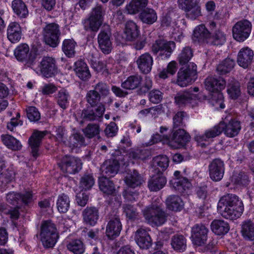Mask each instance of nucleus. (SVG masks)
<instances>
[{"mask_svg": "<svg viewBox=\"0 0 254 254\" xmlns=\"http://www.w3.org/2000/svg\"><path fill=\"white\" fill-rule=\"evenodd\" d=\"M217 210L221 216L231 220L239 218L244 210L242 200L233 194H227L222 196L217 205Z\"/></svg>", "mask_w": 254, "mask_h": 254, "instance_id": "f257e3e1", "label": "nucleus"}, {"mask_svg": "<svg viewBox=\"0 0 254 254\" xmlns=\"http://www.w3.org/2000/svg\"><path fill=\"white\" fill-rule=\"evenodd\" d=\"M226 84V81L222 78L213 76L207 77L204 81L205 87L206 90L214 92L212 95L213 100H215L217 102H220V107L223 109L224 108V105L222 103L223 96L220 91L225 87Z\"/></svg>", "mask_w": 254, "mask_h": 254, "instance_id": "f03ea898", "label": "nucleus"}, {"mask_svg": "<svg viewBox=\"0 0 254 254\" xmlns=\"http://www.w3.org/2000/svg\"><path fill=\"white\" fill-rule=\"evenodd\" d=\"M40 236L43 246L46 249L53 248L59 238L55 225L50 221L42 224Z\"/></svg>", "mask_w": 254, "mask_h": 254, "instance_id": "7ed1b4c3", "label": "nucleus"}, {"mask_svg": "<svg viewBox=\"0 0 254 254\" xmlns=\"http://www.w3.org/2000/svg\"><path fill=\"white\" fill-rule=\"evenodd\" d=\"M145 219L155 226H160L166 220V215L160 205L152 203L143 210Z\"/></svg>", "mask_w": 254, "mask_h": 254, "instance_id": "20e7f679", "label": "nucleus"}, {"mask_svg": "<svg viewBox=\"0 0 254 254\" xmlns=\"http://www.w3.org/2000/svg\"><path fill=\"white\" fill-rule=\"evenodd\" d=\"M61 34L60 26L57 23H48L43 28L44 40L47 45L51 47H56L58 46Z\"/></svg>", "mask_w": 254, "mask_h": 254, "instance_id": "39448f33", "label": "nucleus"}, {"mask_svg": "<svg viewBox=\"0 0 254 254\" xmlns=\"http://www.w3.org/2000/svg\"><path fill=\"white\" fill-rule=\"evenodd\" d=\"M58 165L64 173L75 174L81 169L82 163L78 158L66 155L62 158Z\"/></svg>", "mask_w": 254, "mask_h": 254, "instance_id": "423d86ee", "label": "nucleus"}, {"mask_svg": "<svg viewBox=\"0 0 254 254\" xmlns=\"http://www.w3.org/2000/svg\"><path fill=\"white\" fill-rule=\"evenodd\" d=\"M105 111L104 105L100 103L97 107L87 106L82 111L80 118L84 122L101 121Z\"/></svg>", "mask_w": 254, "mask_h": 254, "instance_id": "0eeeda50", "label": "nucleus"}, {"mask_svg": "<svg viewBox=\"0 0 254 254\" xmlns=\"http://www.w3.org/2000/svg\"><path fill=\"white\" fill-rule=\"evenodd\" d=\"M197 66L190 63L187 68H181L178 72L176 83L181 87H186L195 78L197 74Z\"/></svg>", "mask_w": 254, "mask_h": 254, "instance_id": "6e6552de", "label": "nucleus"}, {"mask_svg": "<svg viewBox=\"0 0 254 254\" xmlns=\"http://www.w3.org/2000/svg\"><path fill=\"white\" fill-rule=\"evenodd\" d=\"M176 47V43L172 41L158 39L152 45V51L162 58H169Z\"/></svg>", "mask_w": 254, "mask_h": 254, "instance_id": "1a4fd4ad", "label": "nucleus"}, {"mask_svg": "<svg viewBox=\"0 0 254 254\" xmlns=\"http://www.w3.org/2000/svg\"><path fill=\"white\" fill-rule=\"evenodd\" d=\"M252 25L247 20H243L237 22L233 27V38L239 42L244 41L251 33Z\"/></svg>", "mask_w": 254, "mask_h": 254, "instance_id": "9d476101", "label": "nucleus"}, {"mask_svg": "<svg viewBox=\"0 0 254 254\" xmlns=\"http://www.w3.org/2000/svg\"><path fill=\"white\" fill-rule=\"evenodd\" d=\"M14 56L16 59L24 63L25 65L30 67L34 63L36 56L29 52V47L26 44H21L14 50Z\"/></svg>", "mask_w": 254, "mask_h": 254, "instance_id": "9b49d317", "label": "nucleus"}, {"mask_svg": "<svg viewBox=\"0 0 254 254\" xmlns=\"http://www.w3.org/2000/svg\"><path fill=\"white\" fill-rule=\"evenodd\" d=\"M111 35L110 26L104 24L98 35V42L100 49L104 54H109L111 51Z\"/></svg>", "mask_w": 254, "mask_h": 254, "instance_id": "f8f14e48", "label": "nucleus"}, {"mask_svg": "<svg viewBox=\"0 0 254 254\" xmlns=\"http://www.w3.org/2000/svg\"><path fill=\"white\" fill-rule=\"evenodd\" d=\"M208 172L210 178L213 181L221 180L225 172L224 161L219 158L213 159L208 165Z\"/></svg>", "mask_w": 254, "mask_h": 254, "instance_id": "ddd939ff", "label": "nucleus"}, {"mask_svg": "<svg viewBox=\"0 0 254 254\" xmlns=\"http://www.w3.org/2000/svg\"><path fill=\"white\" fill-rule=\"evenodd\" d=\"M39 67L42 75L46 78L55 76L58 71L56 60L50 57H43Z\"/></svg>", "mask_w": 254, "mask_h": 254, "instance_id": "4468645a", "label": "nucleus"}, {"mask_svg": "<svg viewBox=\"0 0 254 254\" xmlns=\"http://www.w3.org/2000/svg\"><path fill=\"white\" fill-rule=\"evenodd\" d=\"M109 221L106 227V234L108 238L113 240L118 237L122 229V225L117 212L111 214Z\"/></svg>", "mask_w": 254, "mask_h": 254, "instance_id": "2eb2a0df", "label": "nucleus"}, {"mask_svg": "<svg viewBox=\"0 0 254 254\" xmlns=\"http://www.w3.org/2000/svg\"><path fill=\"white\" fill-rule=\"evenodd\" d=\"M168 140V144L174 148L185 146L190 141V136L184 129H179L175 131Z\"/></svg>", "mask_w": 254, "mask_h": 254, "instance_id": "dca6fc26", "label": "nucleus"}, {"mask_svg": "<svg viewBox=\"0 0 254 254\" xmlns=\"http://www.w3.org/2000/svg\"><path fill=\"white\" fill-rule=\"evenodd\" d=\"M6 199L8 203L13 205H27L32 201V194L31 191H25L21 193L10 192L7 194Z\"/></svg>", "mask_w": 254, "mask_h": 254, "instance_id": "f3484780", "label": "nucleus"}, {"mask_svg": "<svg viewBox=\"0 0 254 254\" xmlns=\"http://www.w3.org/2000/svg\"><path fill=\"white\" fill-rule=\"evenodd\" d=\"M208 229L202 224L195 225L191 230L193 243L196 246H201L206 241Z\"/></svg>", "mask_w": 254, "mask_h": 254, "instance_id": "a211bd4d", "label": "nucleus"}, {"mask_svg": "<svg viewBox=\"0 0 254 254\" xmlns=\"http://www.w3.org/2000/svg\"><path fill=\"white\" fill-rule=\"evenodd\" d=\"M120 163L116 159H108L104 162L101 166L100 170L103 177H112L118 172Z\"/></svg>", "mask_w": 254, "mask_h": 254, "instance_id": "6ab92c4d", "label": "nucleus"}, {"mask_svg": "<svg viewBox=\"0 0 254 254\" xmlns=\"http://www.w3.org/2000/svg\"><path fill=\"white\" fill-rule=\"evenodd\" d=\"M198 0H178L182 8L187 12V16L191 19H195L200 15V11L196 6Z\"/></svg>", "mask_w": 254, "mask_h": 254, "instance_id": "aec40b11", "label": "nucleus"}, {"mask_svg": "<svg viewBox=\"0 0 254 254\" xmlns=\"http://www.w3.org/2000/svg\"><path fill=\"white\" fill-rule=\"evenodd\" d=\"M45 135V132L35 130L29 138L28 143L31 149V154L35 158H36L39 155L38 153L39 147L42 139Z\"/></svg>", "mask_w": 254, "mask_h": 254, "instance_id": "412c9836", "label": "nucleus"}, {"mask_svg": "<svg viewBox=\"0 0 254 254\" xmlns=\"http://www.w3.org/2000/svg\"><path fill=\"white\" fill-rule=\"evenodd\" d=\"M254 57V53L252 49L248 47L243 48L238 53L237 63L240 66L247 68L251 65Z\"/></svg>", "mask_w": 254, "mask_h": 254, "instance_id": "4be33fe9", "label": "nucleus"}, {"mask_svg": "<svg viewBox=\"0 0 254 254\" xmlns=\"http://www.w3.org/2000/svg\"><path fill=\"white\" fill-rule=\"evenodd\" d=\"M153 63L152 56L147 53L140 55L136 60L138 67L141 72L147 74L150 72Z\"/></svg>", "mask_w": 254, "mask_h": 254, "instance_id": "5701e85b", "label": "nucleus"}, {"mask_svg": "<svg viewBox=\"0 0 254 254\" xmlns=\"http://www.w3.org/2000/svg\"><path fill=\"white\" fill-rule=\"evenodd\" d=\"M220 124L223 126L224 134L229 137L237 135L241 129L240 122L235 120H231L228 123L220 122Z\"/></svg>", "mask_w": 254, "mask_h": 254, "instance_id": "b1692460", "label": "nucleus"}, {"mask_svg": "<svg viewBox=\"0 0 254 254\" xmlns=\"http://www.w3.org/2000/svg\"><path fill=\"white\" fill-rule=\"evenodd\" d=\"M137 244L142 249H148L152 245V240L147 231L144 229H138L135 235Z\"/></svg>", "mask_w": 254, "mask_h": 254, "instance_id": "393cba45", "label": "nucleus"}, {"mask_svg": "<svg viewBox=\"0 0 254 254\" xmlns=\"http://www.w3.org/2000/svg\"><path fill=\"white\" fill-rule=\"evenodd\" d=\"M167 180L162 173H155L148 182V187L151 191H157L166 185Z\"/></svg>", "mask_w": 254, "mask_h": 254, "instance_id": "a878e982", "label": "nucleus"}, {"mask_svg": "<svg viewBox=\"0 0 254 254\" xmlns=\"http://www.w3.org/2000/svg\"><path fill=\"white\" fill-rule=\"evenodd\" d=\"M180 172L179 171H175L174 176L176 178L171 182L174 188L179 193H183L187 189H189L190 187L191 184L186 178H180Z\"/></svg>", "mask_w": 254, "mask_h": 254, "instance_id": "bb28decb", "label": "nucleus"}, {"mask_svg": "<svg viewBox=\"0 0 254 254\" xmlns=\"http://www.w3.org/2000/svg\"><path fill=\"white\" fill-rule=\"evenodd\" d=\"M125 181L127 185L131 188L140 187L144 182L141 175L135 170L129 171L127 173Z\"/></svg>", "mask_w": 254, "mask_h": 254, "instance_id": "cd10ccee", "label": "nucleus"}, {"mask_svg": "<svg viewBox=\"0 0 254 254\" xmlns=\"http://www.w3.org/2000/svg\"><path fill=\"white\" fill-rule=\"evenodd\" d=\"M74 70L76 75L82 80L86 81L91 77L88 67L82 60H79L74 63Z\"/></svg>", "mask_w": 254, "mask_h": 254, "instance_id": "c85d7f7f", "label": "nucleus"}, {"mask_svg": "<svg viewBox=\"0 0 254 254\" xmlns=\"http://www.w3.org/2000/svg\"><path fill=\"white\" fill-rule=\"evenodd\" d=\"M139 35V30L135 23L132 21H127L125 26L123 38L126 41H132L135 40Z\"/></svg>", "mask_w": 254, "mask_h": 254, "instance_id": "c756f323", "label": "nucleus"}, {"mask_svg": "<svg viewBox=\"0 0 254 254\" xmlns=\"http://www.w3.org/2000/svg\"><path fill=\"white\" fill-rule=\"evenodd\" d=\"M84 221L90 225L93 226L99 218L98 209L93 206L86 207L82 212Z\"/></svg>", "mask_w": 254, "mask_h": 254, "instance_id": "7c9ffc66", "label": "nucleus"}, {"mask_svg": "<svg viewBox=\"0 0 254 254\" xmlns=\"http://www.w3.org/2000/svg\"><path fill=\"white\" fill-rule=\"evenodd\" d=\"M7 36L11 43L18 42L21 37V28L20 25L15 22L10 23L7 29Z\"/></svg>", "mask_w": 254, "mask_h": 254, "instance_id": "2f4dec72", "label": "nucleus"}, {"mask_svg": "<svg viewBox=\"0 0 254 254\" xmlns=\"http://www.w3.org/2000/svg\"><path fill=\"white\" fill-rule=\"evenodd\" d=\"M169 159L166 155H159L154 157L152 166L154 168V173H162L169 166Z\"/></svg>", "mask_w": 254, "mask_h": 254, "instance_id": "473e14b6", "label": "nucleus"}, {"mask_svg": "<svg viewBox=\"0 0 254 254\" xmlns=\"http://www.w3.org/2000/svg\"><path fill=\"white\" fill-rule=\"evenodd\" d=\"M223 131V126L220 123L213 127L207 130L203 135H197L195 136V140L199 143L205 141L207 139L215 137L221 133Z\"/></svg>", "mask_w": 254, "mask_h": 254, "instance_id": "72a5a7b5", "label": "nucleus"}, {"mask_svg": "<svg viewBox=\"0 0 254 254\" xmlns=\"http://www.w3.org/2000/svg\"><path fill=\"white\" fill-rule=\"evenodd\" d=\"M210 33L204 25H200L196 27L193 31L192 39L195 42H206Z\"/></svg>", "mask_w": 254, "mask_h": 254, "instance_id": "f704fd0d", "label": "nucleus"}, {"mask_svg": "<svg viewBox=\"0 0 254 254\" xmlns=\"http://www.w3.org/2000/svg\"><path fill=\"white\" fill-rule=\"evenodd\" d=\"M147 0H131L126 6V9L129 14H135L142 11L147 4Z\"/></svg>", "mask_w": 254, "mask_h": 254, "instance_id": "c9c22d12", "label": "nucleus"}, {"mask_svg": "<svg viewBox=\"0 0 254 254\" xmlns=\"http://www.w3.org/2000/svg\"><path fill=\"white\" fill-rule=\"evenodd\" d=\"M99 186L100 190L108 195L113 194L115 191L114 183L108 177H102L99 179Z\"/></svg>", "mask_w": 254, "mask_h": 254, "instance_id": "e433bc0d", "label": "nucleus"}, {"mask_svg": "<svg viewBox=\"0 0 254 254\" xmlns=\"http://www.w3.org/2000/svg\"><path fill=\"white\" fill-rule=\"evenodd\" d=\"M211 227L212 231L218 235L225 234L230 229L228 223L220 220L213 221L211 223Z\"/></svg>", "mask_w": 254, "mask_h": 254, "instance_id": "4c0bfd02", "label": "nucleus"}, {"mask_svg": "<svg viewBox=\"0 0 254 254\" xmlns=\"http://www.w3.org/2000/svg\"><path fill=\"white\" fill-rule=\"evenodd\" d=\"M139 18L144 23L152 24L157 19L155 11L149 8L144 9L139 14Z\"/></svg>", "mask_w": 254, "mask_h": 254, "instance_id": "58836bf2", "label": "nucleus"}, {"mask_svg": "<svg viewBox=\"0 0 254 254\" xmlns=\"http://www.w3.org/2000/svg\"><path fill=\"white\" fill-rule=\"evenodd\" d=\"M84 29L86 31L97 32L102 26L103 22L89 16L82 21Z\"/></svg>", "mask_w": 254, "mask_h": 254, "instance_id": "ea45409f", "label": "nucleus"}, {"mask_svg": "<svg viewBox=\"0 0 254 254\" xmlns=\"http://www.w3.org/2000/svg\"><path fill=\"white\" fill-rule=\"evenodd\" d=\"M171 245L174 250L184 252L187 248V240L183 235L176 234L171 238Z\"/></svg>", "mask_w": 254, "mask_h": 254, "instance_id": "a19ab883", "label": "nucleus"}, {"mask_svg": "<svg viewBox=\"0 0 254 254\" xmlns=\"http://www.w3.org/2000/svg\"><path fill=\"white\" fill-rule=\"evenodd\" d=\"M12 8L14 12L19 18H25L28 15V9L26 4L22 0H13Z\"/></svg>", "mask_w": 254, "mask_h": 254, "instance_id": "79ce46f5", "label": "nucleus"}, {"mask_svg": "<svg viewBox=\"0 0 254 254\" xmlns=\"http://www.w3.org/2000/svg\"><path fill=\"white\" fill-rule=\"evenodd\" d=\"M142 80V78L140 75H131L122 83V87L126 89L133 90L140 86Z\"/></svg>", "mask_w": 254, "mask_h": 254, "instance_id": "37998d69", "label": "nucleus"}, {"mask_svg": "<svg viewBox=\"0 0 254 254\" xmlns=\"http://www.w3.org/2000/svg\"><path fill=\"white\" fill-rule=\"evenodd\" d=\"M191 91L186 90L177 93L174 98L175 103L179 107H184L190 103L192 99Z\"/></svg>", "mask_w": 254, "mask_h": 254, "instance_id": "c03bdc74", "label": "nucleus"}, {"mask_svg": "<svg viewBox=\"0 0 254 254\" xmlns=\"http://www.w3.org/2000/svg\"><path fill=\"white\" fill-rule=\"evenodd\" d=\"M167 207L173 211H179L183 207L184 203L181 198L178 195H171L166 200Z\"/></svg>", "mask_w": 254, "mask_h": 254, "instance_id": "a18cd8bd", "label": "nucleus"}, {"mask_svg": "<svg viewBox=\"0 0 254 254\" xmlns=\"http://www.w3.org/2000/svg\"><path fill=\"white\" fill-rule=\"evenodd\" d=\"M226 41L225 35L220 30H216L213 33H210L207 39V43L215 46H221Z\"/></svg>", "mask_w": 254, "mask_h": 254, "instance_id": "49530a36", "label": "nucleus"}, {"mask_svg": "<svg viewBox=\"0 0 254 254\" xmlns=\"http://www.w3.org/2000/svg\"><path fill=\"white\" fill-rule=\"evenodd\" d=\"M235 64L234 60L227 58L218 65L216 70L220 74H224L230 72L234 68Z\"/></svg>", "mask_w": 254, "mask_h": 254, "instance_id": "de8ad7c7", "label": "nucleus"}, {"mask_svg": "<svg viewBox=\"0 0 254 254\" xmlns=\"http://www.w3.org/2000/svg\"><path fill=\"white\" fill-rule=\"evenodd\" d=\"M1 139L3 143L8 148L13 150H18L22 147V145L20 142L11 135H3L1 136Z\"/></svg>", "mask_w": 254, "mask_h": 254, "instance_id": "09e8293b", "label": "nucleus"}, {"mask_svg": "<svg viewBox=\"0 0 254 254\" xmlns=\"http://www.w3.org/2000/svg\"><path fill=\"white\" fill-rule=\"evenodd\" d=\"M241 232L246 239L250 241L254 240V224L252 221H247L244 222Z\"/></svg>", "mask_w": 254, "mask_h": 254, "instance_id": "8fccbe9b", "label": "nucleus"}, {"mask_svg": "<svg viewBox=\"0 0 254 254\" xmlns=\"http://www.w3.org/2000/svg\"><path fill=\"white\" fill-rule=\"evenodd\" d=\"M69 206L70 200L67 195L63 193L58 196L57 200V207L60 212H66L69 208Z\"/></svg>", "mask_w": 254, "mask_h": 254, "instance_id": "3c124183", "label": "nucleus"}, {"mask_svg": "<svg viewBox=\"0 0 254 254\" xmlns=\"http://www.w3.org/2000/svg\"><path fill=\"white\" fill-rule=\"evenodd\" d=\"M67 249L74 254H82L85 251V246L80 240H75L69 242Z\"/></svg>", "mask_w": 254, "mask_h": 254, "instance_id": "603ef678", "label": "nucleus"}, {"mask_svg": "<svg viewBox=\"0 0 254 254\" xmlns=\"http://www.w3.org/2000/svg\"><path fill=\"white\" fill-rule=\"evenodd\" d=\"M193 56L192 49L187 46L184 47L178 55V61L180 64L184 65L187 64Z\"/></svg>", "mask_w": 254, "mask_h": 254, "instance_id": "864d4df0", "label": "nucleus"}, {"mask_svg": "<svg viewBox=\"0 0 254 254\" xmlns=\"http://www.w3.org/2000/svg\"><path fill=\"white\" fill-rule=\"evenodd\" d=\"M99 125L96 124H89L84 129L83 132L86 137L92 138L100 133Z\"/></svg>", "mask_w": 254, "mask_h": 254, "instance_id": "5fc2aeb1", "label": "nucleus"}, {"mask_svg": "<svg viewBox=\"0 0 254 254\" xmlns=\"http://www.w3.org/2000/svg\"><path fill=\"white\" fill-rule=\"evenodd\" d=\"M76 43L72 40H64L63 44V50L68 57H72L75 54Z\"/></svg>", "mask_w": 254, "mask_h": 254, "instance_id": "6e6d98bb", "label": "nucleus"}, {"mask_svg": "<svg viewBox=\"0 0 254 254\" xmlns=\"http://www.w3.org/2000/svg\"><path fill=\"white\" fill-rule=\"evenodd\" d=\"M101 98L94 90H90L86 93V100L90 106L97 107L100 103Z\"/></svg>", "mask_w": 254, "mask_h": 254, "instance_id": "4d7b16f0", "label": "nucleus"}, {"mask_svg": "<svg viewBox=\"0 0 254 254\" xmlns=\"http://www.w3.org/2000/svg\"><path fill=\"white\" fill-rule=\"evenodd\" d=\"M69 144L72 147H78L86 144L84 137L78 133H74L70 136Z\"/></svg>", "mask_w": 254, "mask_h": 254, "instance_id": "13d9d810", "label": "nucleus"}, {"mask_svg": "<svg viewBox=\"0 0 254 254\" xmlns=\"http://www.w3.org/2000/svg\"><path fill=\"white\" fill-rule=\"evenodd\" d=\"M232 181L236 185L245 186L249 183V178L245 172H240L232 177Z\"/></svg>", "mask_w": 254, "mask_h": 254, "instance_id": "bf43d9fd", "label": "nucleus"}, {"mask_svg": "<svg viewBox=\"0 0 254 254\" xmlns=\"http://www.w3.org/2000/svg\"><path fill=\"white\" fill-rule=\"evenodd\" d=\"M227 92L232 99L237 98L241 94L240 83L237 81H234L228 84Z\"/></svg>", "mask_w": 254, "mask_h": 254, "instance_id": "052dcab7", "label": "nucleus"}, {"mask_svg": "<svg viewBox=\"0 0 254 254\" xmlns=\"http://www.w3.org/2000/svg\"><path fill=\"white\" fill-rule=\"evenodd\" d=\"M69 94L65 90H61L57 95V103L63 109H65L68 104Z\"/></svg>", "mask_w": 254, "mask_h": 254, "instance_id": "680f3d73", "label": "nucleus"}, {"mask_svg": "<svg viewBox=\"0 0 254 254\" xmlns=\"http://www.w3.org/2000/svg\"><path fill=\"white\" fill-rule=\"evenodd\" d=\"M93 90L100 95L101 98L107 96L110 93L109 86L103 82H99L96 84Z\"/></svg>", "mask_w": 254, "mask_h": 254, "instance_id": "e2e57ef3", "label": "nucleus"}, {"mask_svg": "<svg viewBox=\"0 0 254 254\" xmlns=\"http://www.w3.org/2000/svg\"><path fill=\"white\" fill-rule=\"evenodd\" d=\"M177 63L175 61H172L167 65V68L163 69L159 74V76L165 79L168 77L167 74L173 75L177 69Z\"/></svg>", "mask_w": 254, "mask_h": 254, "instance_id": "0e129e2a", "label": "nucleus"}, {"mask_svg": "<svg viewBox=\"0 0 254 254\" xmlns=\"http://www.w3.org/2000/svg\"><path fill=\"white\" fill-rule=\"evenodd\" d=\"M105 11L101 5H96L92 9L89 16L103 22Z\"/></svg>", "mask_w": 254, "mask_h": 254, "instance_id": "69168bd1", "label": "nucleus"}, {"mask_svg": "<svg viewBox=\"0 0 254 254\" xmlns=\"http://www.w3.org/2000/svg\"><path fill=\"white\" fill-rule=\"evenodd\" d=\"M94 184V179L91 175H84L81 178L80 185L83 189L89 190L91 188Z\"/></svg>", "mask_w": 254, "mask_h": 254, "instance_id": "338daca9", "label": "nucleus"}, {"mask_svg": "<svg viewBox=\"0 0 254 254\" xmlns=\"http://www.w3.org/2000/svg\"><path fill=\"white\" fill-rule=\"evenodd\" d=\"M27 116L31 122H37L41 118V115L38 109L35 107H29L27 110Z\"/></svg>", "mask_w": 254, "mask_h": 254, "instance_id": "774afa93", "label": "nucleus"}]
</instances>
